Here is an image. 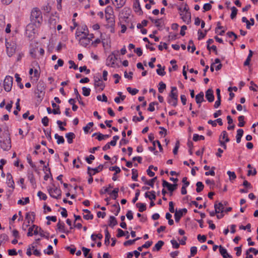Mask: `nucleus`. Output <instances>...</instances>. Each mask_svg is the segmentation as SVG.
Returning <instances> with one entry per match:
<instances>
[{"label": "nucleus", "mask_w": 258, "mask_h": 258, "mask_svg": "<svg viewBox=\"0 0 258 258\" xmlns=\"http://www.w3.org/2000/svg\"><path fill=\"white\" fill-rule=\"evenodd\" d=\"M244 116L243 115L239 116L238 118L239 123L238 124V126L242 127L245 124V121L244 120Z\"/></svg>", "instance_id": "f704fd0d"}, {"label": "nucleus", "mask_w": 258, "mask_h": 258, "mask_svg": "<svg viewBox=\"0 0 258 258\" xmlns=\"http://www.w3.org/2000/svg\"><path fill=\"white\" fill-rule=\"evenodd\" d=\"M41 121L44 126H47L48 125L49 118L47 116H45L42 118Z\"/></svg>", "instance_id": "bf43d9fd"}, {"label": "nucleus", "mask_w": 258, "mask_h": 258, "mask_svg": "<svg viewBox=\"0 0 258 258\" xmlns=\"http://www.w3.org/2000/svg\"><path fill=\"white\" fill-rule=\"evenodd\" d=\"M57 227L58 230H61L62 232H64V224L63 223H60V221L57 224Z\"/></svg>", "instance_id": "13d9d810"}, {"label": "nucleus", "mask_w": 258, "mask_h": 258, "mask_svg": "<svg viewBox=\"0 0 258 258\" xmlns=\"http://www.w3.org/2000/svg\"><path fill=\"white\" fill-rule=\"evenodd\" d=\"M219 249L220 253L223 258H232V256L228 253L227 250L221 245L219 246Z\"/></svg>", "instance_id": "9b49d317"}, {"label": "nucleus", "mask_w": 258, "mask_h": 258, "mask_svg": "<svg viewBox=\"0 0 258 258\" xmlns=\"http://www.w3.org/2000/svg\"><path fill=\"white\" fill-rule=\"evenodd\" d=\"M5 25V17L4 16H0V30H4Z\"/></svg>", "instance_id": "c756f323"}, {"label": "nucleus", "mask_w": 258, "mask_h": 258, "mask_svg": "<svg viewBox=\"0 0 258 258\" xmlns=\"http://www.w3.org/2000/svg\"><path fill=\"white\" fill-rule=\"evenodd\" d=\"M145 196L146 198H149L150 200H155L156 196H155V191L152 190L150 192H146L145 193Z\"/></svg>", "instance_id": "2eb2a0df"}, {"label": "nucleus", "mask_w": 258, "mask_h": 258, "mask_svg": "<svg viewBox=\"0 0 258 258\" xmlns=\"http://www.w3.org/2000/svg\"><path fill=\"white\" fill-rule=\"evenodd\" d=\"M141 255L143 256V258H152V255L149 252H142Z\"/></svg>", "instance_id": "774afa93"}, {"label": "nucleus", "mask_w": 258, "mask_h": 258, "mask_svg": "<svg viewBox=\"0 0 258 258\" xmlns=\"http://www.w3.org/2000/svg\"><path fill=\"white\" fill-rule=\"evenodd\" d=\"M231 11H232V12H231V14L230 15V17L232 19H233L236 16L237 13V9L235 7H232L231 8Z\"/></svg>", "instance_id": "ea45409f"}, {"label": "nucleus", "mask_w": 258, "mask_h": 258, "mask_svg": "<svg viewBox=\"0 0 258 258\" xmlns=\"http://www.w3.org/2000/svg\"><path fill=\"white\" fill-rule=\"evenodd\" d=\"M35 213L34 212H29L27 213L26 215V219L28 220V224L26 225V227L29 226L30 222L31 223H33L35 220Z\"/></svg>", "instance_id": "9d476101"}, {"label": "nucleus", "mask_w": 258, "mask_h": 258, "mask_svg": "<svg viewBox=\"0 0 258 258\" xmlns=\"http://www.w3.org/2000/svg\"><path fill=\"white\" fill-rule=\"evenodd\" d=\"M105 87V84L99 77L94 78V88L96 92L102 91Z\"/></svg>", "instance_id": "20e7f679"}, {"label": "nucleus", "mask_w": 258, "mask_h": 258, "mask_svg": "<svg viewBox=\"0 0 258 258\" xmlns=\"http://www.w3.org/2000/svg\"><path fill=\"white\" fill-rule=\"evenodd\" d=\"M140 239V237H137V238H135L133 240H127L123 243V245L125 246L132 245L136 241H137Z\"/></svg>", "instance_id": "72a5a7b5"}, {"label": "nucleus", "mask_w": 258, "mask_h": 258, "mask_svg": "<svg viewBox=\"0 0 258 258\" xmlns=\"http://www.w3.org/2000/svg\"><path fill=\"white\" fill-rule=\"evenodd\" d=\"M149 19L152 22H153V23H154L155 24L156 26L158 28V29L159 30H162L161 23L160 22V21H161L162 20V19L155 20V19H153L151 17H149Z\"/></svg>", "instance_id": "f3484780"}, {"label": "nucleus", "mask_w": 258, "mask_h": 258, "mask_svg": "<svg viewBox=\"0 0 258 258\" xmlns=\"http://www.w3.org/2000/svg\"><path fill=\"white\" fill-rule=\"evenodd\" d=\"M94 125L93 122H90L88 123V124L83 127V130L85 133H88L90 127H92Z\"/></svg>", "instance_id": "603ef678"}, {"label": "nucleus", "mask_w": 258, "mask_h": 258, "mask_svg": "<svg viewBox=\"0 0 258 258\" xmlns=\"http://www.w3.org/2000/svg\"><path fill=\"white\" fill-rule=\"evenodd\" d=\"M227 174L229 177V179L230 180L235 179L236 178V175L234 172H232L230 171H227Z\"/></svg>", "instance_id": "8fccbe9b"}, {"label": "nucleus", "mask_w": 258, "mask_h": 258, "mask_svg": "<svg viewBox=\"0 0 258 258\" xmlns=\"http://www.w3.org/2000/svg\"><path fill=\"white\" fill-rule=\"evenodd\" d=\"M169 97H177V89L176 87H172Z\"/></svg>", "instance_id": "473e14b6"}, {"label": "nucleus", "mask_w": 258, "mask_h": 258, "mask_svg": "<svg viewBox=\"0 0 258 258\" xmlns=\"http://www.w3.org/2000/svg\"><path fill=\"white\" fill-rule=\"evenodd\" d=\"M157 180V177H155L150 180L146 182V184L151 186L152 187H154V182Z\"/></svg>", "instance_id": "09e8293b"}, {"label": "nucleus", "mask_w": 258, "mask_h": 258, "mask_svg": "<svg viewBox=\"0 0 258 258\" xmlns=\"http://www.w3.org/2000/svg\"><path fill=\"white\" fill-rule=\"evenodd\" d=\"M242 22L243 23H246L247 29H249L250 28V22L246 19V17H243L242 18Z\"/></svg>", "instance_id": "4d7b16f0"}, {"label": "nucleus", "mask_w": 258, "mask_h": 258, "mask_svg": "<svg viewBox=\"0 0 258 258\" xmlns=\"http://www.w3.org/2000/svg\"><path fill=\"white\" fill-rule=\"evenodd\" d=\"M27 161H28V162L29 163V164H30V165L34 169V170L36 171H37V169H36V166L34 165V164L32 162V160H31V157L30 156V155H28L27 157Z\"/></svg>", "instance_id": "49530a36"}, {"label": "nucleus", "mask_w": 258, "mask_h": 258, "mask_svg": "<svg viewBox=\"0 0 258 258\" xmlns=\"http://www.w3.org/2000/svg\"><path fill=\"white\" fill-rule=\"evenodd\" d=\"M197 188L196 191L197 192H200L203 190L204 185L201 181H198L196 183Z\"/></svg>", "instance_id": "7c9ffc66"}, {"label": "nucleus", "mask_w": 258, "mask_h": 258, "mask_svg": "<svg viewBox=\"0 0 258 258\" xmlns=\"http://www.w3.org/2000/svg\"><path fill=\"white\" fill-rule=\"evenodd\" d=\"M7 52L9 56H12L15 52L16 49V45L13 42H7L6 44Z\"/></svg>", "instance_id": "39448f33"}, {"label": "nucleus", "mask_w": 258, "mask_h": 258, "mask_svg": "<svg viewBox=\"0 0 258 258\" xmlns=\"http://www.w3.org/2000/svg\"><path fill=\"white\" fill-rule=\"evenodd\" d=\"M119 191V189L118 188H114L111 192H110V195L113 196V199L115 200L118 196V192Z\"/></svg>", "instance_id": "37998d69"}, {"label": "nucleus", "mask_w": 258, "mask_h": 258, "mask_svg": "<svg viewBox=\"0 0 258 258\" xmlns=\"http://www.w3.org/2000/svg\"><path fill=\"white\" fill-rule=\"evenodd\" d=\"M192 139L195 142H197V141H199V140H204L205 139V137H204V136H203L202 135L200 136L198 134H195L193 136Z\"/></svg>", "instance_id": "c03bdc74"}, {"label": "nucleus", "mask_w": 258, "mask_h": 258, "mask_svg": "<svg viewBox=\"0 0 258 258\" xmlns=\"http://www.w3.org/2000/svg\"><path fill=\"white\" fill-rule=\"evenodd\" d=\"M182 20L187 24L190 22L191 14L189 11L184 12L183 13H180Z\"/></svg>", "instance_id": "1a4fd4ad"}, {"label": "nucleus", "mask_w": 258, "mask_h": 258, "mask_svg": "<svg viewBox=\"0 0 258 258\" xmlns=\"http://www.w3.org/2000/svg\"><path fill=\"white\" fill-rule=\"evenodd\" d=\"M215 213H219L220 212L222 213L224 210V206L221 203H215L214 205Z\"/></svg>", "instance_id": "ddd939ff"}, {"label": "nucleus", "mask_w": 258, "mask_h": 258, "mask_svg": "<svg viewBox=\"0 0 258 258\" xmlns=\"http://www.w3.org/2000/svg\"><path fill=\"white\" fill-rule=\"evenodd\" d=\"M103 168V165H100L97 167L93 168L92 171H94L93 173H92V175L95 174L96 173H98L101 171Z\"/></svg>", "instance_id": "de8ad7c7"}, {"label": "nucleus", "mask_w": 258, "mask_h": 258, "mask_svg": "<svg viewBox=\"0 0 258 258\" xmlns=\"http://www.w3.org/2000/svg\"><path fill=\"white\" fill-rule=\"evenodd\" d=\"M117 224V221L116 218L112 216H110L109 220L108 226L113 228L114 226Z\"/></svg>", "instance_id": "dca6fc26"}, {"label": "nucleus", "mask_w": 258, "mask_h": 258, "mask_svg": "<svg viewBox=\"0 0 258 258\" xmlns=\"http://www.w3.org/2000/svg\"><path fill=\"white\" fill-rule=\"evenodd\" d=\"M207 48L210 52L211 50L212 49L215 52L216 54H217V55L218 54L216 46L212 45V46H210V45H207Z\"/></svg>", "instance_id": "6e6d98bb"}, {"label": "nucleus", "mask_w": 258, "mask_h": 258, "mask_svg": "<svg viewBox=\"0 0 258 258\" xmlns=\"http://www.w3.org/2000/svg\"><path fill=\"white\" fill-rule=\"evenodd\" d=\"M105 244L106 245H109V244L110 243L109 239L110 238V235L109 232L107 228H106L105 229Z\"/></svg>", "instance_id": "a878e982"}, {"label": "nucleus", "mask_w": 258, "mask_h": 258, "mask_svg": "<svg viewBox=\"0 0 258 258\" xmlns=\"http://www.w3.org/2000/svg\"><path fill=\"white\" fill-rule=\"evenodd\" d=\"M69 63L71 65L69 67L70 69L73 68L74 70L78 69V66L75 63L74 61L70 60L69 61Z\"/></svg>", "instance_id": "0e129e2a"}, {"label": "nucleus", "mask_w": 258, "mask_h": 258, "mask_svg": "<svg viewBox=\"0 0 258 258\" xmlns=\"http://www.w3.org/2000/svg\"><path fill=\"white\" fill-rule=\"evenodd\" d=\"M177 186V184H171L170 183V186H168L167 188H168V190L171 192L173 191L176 189Z\"/></svg>", "instance_id": "69168bd1"}, {"label": "nucleus", "mask_w": 258, "mask_h": 258, "mask_svg": "<svg viewBox=\"0 0 258 258\" xmlns=\"http://www.w3.org/2000/svg\"><path fill=\"white\" fill-rule=\"evenodd\" d=\"M82 34H84V36H83L80 39L79 43L80 45L84 47H86L90 43L91 39L87 37V36L88 35L86 32H82Z\"/></svg>", "instance_id": "0eeeda50"}, {"label": "nucleus", "mask_w": 258, "mask_h": 258, "mask_svg": "<svg viewBox=\"0 0 258 258\" xmlns=\"http://www.w3.org/2000/svg\"><path fill=\"white\" fill-rule=\"evenodd\" d=\"M165 70V67H164L162 69H158L156 70V72L158 75L163 76L165 75L166 73L164 71Z\"/></svg>", "instance_id": "864d4df0"}, {"label": "nucleus", "mask_w": 258, "mask_h": 258, "mask_svg": "<svg viewBox=\"0 0 258 258\" xmlns=\"http://www.w3.org/2000/svg\"><path fill=\"white\" fill-rule=\"evenodd\" d=\"M8 237L6 234H2L0 235V242L3 243L4 241H7Z\"/></svg>", "instance_id": "338daca9"}, {"label": "nucleus", "mask_w": 258, "mask_h": 258, "mask_svg": "<svg viewBox=\"0 0 258 258\" xmlns=\"http://www.w3.org/2000/svg\"><path fill=\"white\" fill-rule=\"evenodd\" d=\"M90 89L85 87L82 88V94L85 96H88L90 93Z\"/></svg>", "instance_id": "c9c22d12"}, {"label": "nucleus", "mask_w": 258, "mask_h": 258, "mask_svg": "<svg viewBox=\"0 0 258 258\" xmlns=\"http://www.w3.org/2000/svg\"><path fill=\"white\" fill-rule=\"evenodd\" d=\"M168 102L171 105L176 106L177 103V98H169Z\"/></svg>", "instance_id": "2f4dec72"}, {"label": "nucleus", "mask_w": 258, "mask_h": 258, "mask_svg": "<svg viewBox=\"0 0 258 258\" xmlns=\"http://www.w3.org/2000/svg\"><path fill=\"white\" fill-rule=\"evenodd\" d=\"M48 192L50 196L54 199H59L61 196V191L57 187L48 188Z\"/></svg>", "instance_id": "423d86ee"}, {"label": "nucleus", "mask_w": 258, "mask_h": 258, "mask_svg": "<svg viewBox=\"0 0 258 258\" xmlns=\"http://www.w3.org/2000/svg\"><path fill=\"white\" fill-rule=\"evenodd\" d=\"M222 138L223 139H225V142H229L230 140L229 139V138L228 137V134L226 132V131H223L222 133H221V134L220 136V139L219 140H220L221 138Z\"/></svg>", "instance_id": "c85d7f7f"}, {"label": "nucleus", "mask_w": 258, "mask_h": 258, "mask_svg": "<svg viewBox=\"0 0 258 258\" xmlns=\"http://www.w3.org/2000/svg\"><path fill=\"white\" fill-rule=\"evenodd\" d=\"M157 104H158V103L156 102H153L150 103L148 110L149 111H151V112L154 111L155 110L154 106L155 105H157Z\"/></svg>", "instance_id": "3c124183"}, {"label": "nucleus", "mask_w": 258, "mask_h": 258, "mask_svg": "<svg viewBox=\"0 0 258 258\" xmlns=\"http://www.w3.org/2000/svg\"><path fill=\"white\" fill-rule=\"evenodd\" d=\"M31 21L35 24H39L42 21V16L41 11L38 8H34L31 11L30 15Z\"/></svg>", "instance_id": "f03ea898"}, {"label": "nucleus", "mask_w": 258, "mask_h": 258, "mask_svg": "<svg viewBox=\"0 0 258 258\" xmlns=\"http://www.w3.org/2000/svg\"><path fill=\"white\" fill-rule=\"evenodd\" d=\"M140 105H138L136 107V110L139 111V115H140V117H136L134 116L133 117V121H135V119L136 118L137 120L138 121H141V120L144 119V116L142 115V112L140 111Z\"/></svg>", "instance_id": "a211bd4d"}, {"label": "nucleus", "mask_w": 258, "mask_h": 258, "mask_svg": "<svg viewBox=\"0 0 258 258\" xmlns=\"http://www.w3.org/2000/svg\"><path fill=\"white\" fill-rule=\"evenodd\" d=\"M7 183L9 187H12L13 189L15 188L14 181L13 179L12 175L10 173H8L7 175Z\"/></svg>", "instance_id": "f8f14e48"}, {"label": "nucleus", "mask_w": 258, "mask_h": 258, "mask_svg": "<svg viewBox=\"0 0 258 258\" xmlns=\"http://www.w3.org/2000/svg\"><path fill=\"white\" fill-rule=\"evenodd\" d=\"M205 97H214L213 91L212 89H209L206 92Z\"/></svg>", "instance_id": "e2e57ef3"}, {"label": "nucleus", "mask_w": 258, "mask_h": 258, "mask_svg": "<svg viewBox=\"0 0 258 258\" xmlns=\"http://www.w3.org/2000/svg\"><path fill=\"white\" fill-rule=\"evenodd\" d=\"M183 216L182 213L179 210H176L174 214V217L176 222H179L181 217Z\"/></svg>", "instance_id": "5701e85b"}, {"label": "nucleus", "mask_w": 258, "mask_h": 258, "mask_svg": "<svg viewBox=\"0 0 258 258\" xmlns=\"http://www.w3.org/2000/svg\"><path fill=\"white\" fill-rule=\"evenodd\" d=\"M43 90V87H40L39 85H37V89L35 91V93L38 94L37 97H40L41 95L43 96L44 95Z\"/></svg>", "instance_id": "b1692460"}, {"label": "nucleus", "mask_w": 258, "mask_h": 258, "mask_svg": "<svg viewBox=\"0 0 258 258\" xmlns=\"http://www.w3.org/2000/svg\"><path fill=\"white\" fill-rule=\"evenodd\" d=\"M134 8L135 9V11L139 14V15H141L143 14V11L142 10L140 2L136 3L134 4Z\"/></svg>", "instance_id": "4468645a"}, {"label": "nucleus", "mask_w": 258, "mask_h": 258, "mask_svg": "<svg viewBox=\"0 0 258 258\" xmlns=\"http://www.w3.org/2000/svg\"><path fill=\"white\" fill-rule=\"evenodd\" d=\"M136 206L139 208L140 212H143L146 210V205L144 203H138L136 204Z\"/></svg>", "instance_id": "393cba45"}, {"label": "nucleus", "mask_w": 258, "mask_h": 258, "mask_svg": "<svg viewBox=\"0 0 258 258\" xmlns=\"http://www.w3.org/2000/svg\"><path fill=\"white\" fill-rule=\"evenodd\" d=\"M166 88V84L163 82H160L159 84L158 91L160 93H162Z\"/></svg>", "instance_id": "4c0bfd02"}, {"label": "nucleus", "mask_w": 258, "mask_h": 258, "mask_svg": "<svg viewBox=\"0 0 258 258\" xmlns=\"http://www.w3.org/2000/svg\"><path fill=\"white\" fill-rule=\"evenodd\" d=\"M54 138L57 140V143L58 144H63L64 142V139H63L62 136H59L58 134H56L54 135Z\"/></svg>", "instance_id": "cd10ccee"}, {"label": "nucleus", "mask_w": 258, "mask_h": 258, "mask_svg": "<svg viewBox=\"0 0 258 258\" xmlns=\"http://www.w3.org/2000/svg\"><path fill=\"white\" fill-rule=\"evenodd\" d=\"M0 146L4 151L11 148V141L8 131L5 132L0 137Z\"/></svg>", "instance_id": "f257e3e1"}, {"label": "nucleus", "mask_w": 258, "mask_h": 258, "mask_svg": "<svg viewBox=\"0 0 258 258\" xmlns=\"http://www.w3.org/2000/svg\"><path fill=\"white\" fill-rule=\"evenodd\" d=\"M48 250L46 251V250H44V252L45 254H47L48 255L52 254L53 253V250L52 249V246L51 245H49L47 247Z\"/></svg>", "instance_id": "5fc2aeb1"}, {"label": "nucleus", "mask_w": 258, "mask_h": 258, "mask_svg": "<svg viewBox=\"0 0 258 258\" xmlns=\"http://www.w3.org/2000/svg\"><path fill=\"white\" fill-rule=\"evenodd\" d=\"M164 242L162 240L158 241V242L155 245L154 247L153 248V250H160L162 246L164 245Z\"/></svg>", "instance_id": "aec40b11"}, {"label": "nucleus", "mask_w": 258, "mask_h": 258, "mask_svg": "<svg viewBox=\"0 0 258 258\" xmlns=\"http://www.w3.org/2000/svg\"><path fill=\"white\" fill-rule=\"evenodd\" d=\"M132 171V178L133 179V180H134L135 181H137L138 176V170L136 169H133Z\"/></svg>", "instance_id": "a18cd8bd"}, {"label": "nucleus", "mask_w": 258, "mask_h": 258, "mask_svg": "<svg viewBox=\"0 0 258 258\" xmlns=\"http://www.w3.org/2000/svg\"><path fill=\"white\" fill-rule=\"evenodd\" d=\"M243 134V131L242 129H238L237 131V135H236V142L237 143H239L241 141V138L242 137Z\"/></svg>", "instance_id": "4be33fe9"}, {"label": "nucleus", "mask_w": 258, "mask_h": 258, "mask_svg": "<svg viewBox=\"0 0 258 258\" xmlns=\"http://www.w3.org/2000/svg\"><path fill=\"white\" fill-rule=\"evenodd\" d=\"M66 137L69 144L73 143V139L75 138V135L73 133H69L66 135Z\"/></svg>", "instance_id": "6ab92c4d"}, {"label": "nucleus", "mask_w": 258, "mask_h": 258, "mask_svg": "<svg viewBox=\"0 0 258 258\" xmlns=\"http://www.w3.org/2000/svg\"><path fill=\"white\" fill-rule=\"evenodd\" d=\"M125 2H126V0H114L113 1V3L114 5H115V3H116L117 8H120L124 5Z\"/></svg>", "instance_id": "412c9836"}, {"label": "nucleus", "mask_w": 258, "mask_h": 258, "mask_svg": "<svg viewBox=\"0 0 258 258\" xmlns=\"http://www.w3.org/2000/svg\"><path fill=\"white\" fill-rule=\"evenodd\" d=\"M205 32L203 33L200 30H199L198 31V35H199V36H198V39L199 40H201V39L204 38L206 36L208 30H205Z\"/></svg>", "instance_id": "a19ab883"}, {"label": "nucleus", "mask_w": 258, "mask_h": 258, "mask_svg": "<svg viewBox=\"0 0 258 258\" xmlns=\"http://www.w3.org/2000/svg\"><path fill=\"white\" fill-rule=\"evenodd\" d=\"M127 91L132 95H135L138 92L139 90L135 88H132L131 87H127Z\"/></svg>", "instance_id": "79ce46f5"}, {"label": "nucleus", "mask_w": 258, "mask_h": 258, "mask_svg": "<svg viewBox=\"0 0 258 258\" xmlns=\"http://www.w3.org/2000/svg\"><path fill=\"white\" fill-rule=\"evenodd\" d=\"M105 13L106 15H108V16L111 17L113 15V10L111 6H107L105 10Z\"/></svg>", "instance_id": "bb28decb"}, {"label": "nucleus", "mask_w": 258, "mask_h": 258, "mask_svg": "<svg viewBox=\"0 0 258 258\" xmlns=\"http://www.w3.org/2000/svg\"><path fill=\"white\" fill-rule=\"evenodd\" d=\"M250 252H253L254 254L256 255L258 254V249L250 247L246 250L245 254L246 255H248Z\"/></svg>", "instance_id": "58836bf2"}, {"label": "nucleus", "mask_w": 258, "mask_h": 258, "mask_svg": "<svg viewBox=\"0 0 258 258\" xmlns=\"http://www.w3.org/2000/svg\"><path fill=\"white\" fill-rule=\"evenodd\" d=\"M29 203V198H26L24 200V201H22V200H19L18 202V204H21L24 205L27 203Z\"/></svg>", "instance_id": "052dcab7"}, {"label": "nucleus", "mask_w": 258, "mask_h": 258, "mask_svg": "<svg viewBox=\"0 0 258 258\" xmlns=\"http://www.w3.org/2000/svg\"><path fill=\"white\" fill-rule=\"evenodd\" d=\"M13 82V78L12 77L10 76H6L4 81V87L6 91L9 92L11 90Z\"/></svg>", "instance_id": "7ed1b4c3"}, {"label": "nucleus", "mask_w": 258, "mask_h": 258, "mask_svg": "<svg viewBox=\"0 0 258 258\" xmlns=\"http://www.w3.org/2000/svg\"><path fill=\"white\" fill-rule=\"evenodd\" d=\"M117 59V57L115 56L114 52H112L106 59V64L107 66H110L111 67H114L115 60Z\"/></svg>", "instance_id": "6e6552de"}, {"label": "nucleus", "mask_w": 258, "mask_h": 258, "mask_svg": "<svg viewBox=\"0 0 258 258\" xmlns=\"http://www.w3.org/2000/svg\"><path fill=\"white\" fill-rule=\"evenodd\" d=\"M179 147V142L178 141H177L176 142L175 146L173 150V153L174 155L177 154Z\"/></svg>", "instance_id": "680f3d73"}, {"label": "nucleus", "mask_w": 258, "mask_h": 258, "mask_svg": "<svg viewBox=\"0 0 258 258\" xmlns=\"http://www.w3.org/2000/svg\"><path fill=\"white\" fill-rule=\"evenodd\" d=\"M57 124H58L59 130L61 131H64L66 130V128L62 126V124L64 125H66L67 123L66 121L62 122L60 120H57L56 122Z\"/></svg>", "instance_id": "e433bc0d"}]
</instances>
